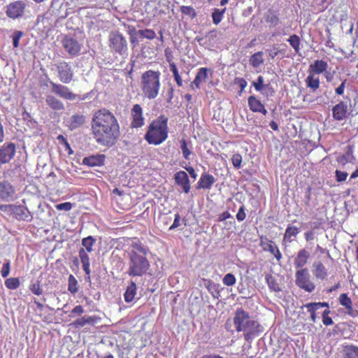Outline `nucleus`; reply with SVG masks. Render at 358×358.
Returning a JSON list of instances; mask_svg holds the SVG:
<instances>
[{"label":"nucleus","mask_w":358,"mask_h":358,"mask_svg":"<svg viewBox=\"0 0 358 358\" xmlns=\"http://www.w3.org/2000/svg\"><path fill=\"white\" fill-rule=\"evenodd\" d=\"M92 132L96 141L105 146L114 145L120 136L117 119L106 109L96 112L92 122Z\"/></svg>","instance_id":"obj_1"},{"label":"nucleus","mask_w":358,"mask_h":358,"mask_svg":"<svg viewBox=\"0 0 358 358\" xmlns=\"http://www.w3.org/2000/svg\"><path fill=\"white\" fill-rule=\"evenodd\" d=\"M234 324L238 332H243L244 338L248 342L263 331V327L259 322L242 308L236 309Z\"/></svg>","instance_id":"obj_2"},{"label":"nucleus","mask_w":358,"mask_h":358,"mask_svg":"<svg viewBox=\"0 0 358 358\" xmlns=\"http://www.w3.org/2000/svg\"><path fill=\"white\" fill-rule=\"evenodd\" d=\"M168 119L164 115L152 121L145 134V138L149 144L159 145L168 137Z\"/></svg>","instance_id":"obj_3"},{"label":"nucleus","mask_w":358,"mask_h":358,"mask_svg":"<svg viewBox=\"0 0 358 358\" xmlns=\"http://www.w3.org/2000/svg\"><path fill=\"white\" fill-rule=\"evenodd\" d=\"M160 87V73L152 70L144 72L141 76L142 92L149 99L156 98Z\"/></svg>","instance_id":"obj_4"},{"label":"nucleus","mask_w":358,"mask_h":358,"mask_svg":"<svg viewBox=\"0 0 358 358\" xmlns=\"http://www.w3.org/2000/svg\"><path fill=\"white\" fill-rule=\"evenodd\" d=\"M126 273L131 277H142L145 275L150 266L147 257L136 254L127 255Z\"/></svg>","instance_id":"obj_5"},{"label":"nucleus","mask_w":358,"mask_h":358,"mask_svg":"<svg viewBox=\"0 0 358 358\" xmlns=\"http://www.w3.org/2000/svg\"><path fill=\"white\" fill-rule=\"evenodd\" d=\"M108 46L113 53L120 55L127 52V41L125 37L118 31H112L108 35Z\"/></svg>","instance_id":"obj_6"},{"label":"nucleus","mask_w":358,"mask_h":358,"mask_svg":"<svg viewBox=\"0 0 358 358\" xmlns=\"http://www.w3.org/2000/svg\"><path fill=\"white\" fill-rule=\"evenodd\" d=\"M295 283L301 289L307 292H312L315 289V285L310 280V275L308 269L301 268L296 271Z\"/></svg>","instance_id":"obj_7"},{"label":"nucleus","mask_w":358,"mask_h":358,"mask_svg":"<svg viewBox=\"0 0 358 358\" xmlns=\"http://www.w3.org/2000/svg\"><path fill=\"white\" fill-rule=\"evenodd\" d=\"M57 76L62 83L69 84L73 78V71L71 65L66 62L62 61L56 65Z\"/></svg>","instance_id":"obj_8"},{"label":"nucleus","mask_w":358,"mask_h":358,"mask_svg":"<svg viewBox=\"0 0 358 358\" xmlns=\"http://www.w3.org/2000/svg\"><path fill=\"white\" fill-rule=\"evenodd\" d=\"M26 6V2L22 0L10 3L7 6L6 11L7 16L12 19H16L22 16Z\"/></svg>","instance_id":"obj_9"},{"label":"nucleus","mask_w":358,"mask_h":358,"mask_svg":"<svg viewBox=\"0 0 358 358\" xmlns=\"http://www.w3.org/2000/svg\"><path fill=\"white\" fill-rule=\"evenodd\" d=\"M50 84L52 87V92L59 97L71 101L76 99V94H73L68 87L62 84L55 83L52 81H50Z\"/></svg>","instance_id":"obj_10"},{"label":"nucleus","mask_w":358,"mask_h":358,"mask_svg":"<svg viewBox=\"0 0 358 358\" xmlns=\"http://www.w3.org/2000/svg\"><path fill=\"white\" fill-rule=\"evenodd\" d=\"M62 45L64 50L71 56H77L81 48L78 41L71 36H65L62 41Z\"/></svg>","instance_id":"obj_11"},{"label":"nucleus","mask_w":358,"mask_h":358,"mask_svg":"<svg viewBox=\"0 0 358 358\" xmlns=\"http://www.w3.org/2000/svg\"><path fill=\"white\" fill-rule=\"evenodd\" d=\"M174 180L176 184L181 187L185 193H189L191 188L190 182L189 177L185 171H180L175 173Z\"/></svg>","instance_id":"obj_12"},{"label":"nucleus","mask_w":358,"mask_h":358,"mask_svg":"<svg viewBox=\"0 0 358 358\" xmlns=\"http://www.w3.org/2000/svg\"><path fill=\"white\" fill-rule=\"evenodd\" d=\"M348 111V104L344 101H340L332 108L333 117L336 120L342 121L346 118Z\"/></svg>","instance_id":"obj_13"},{"label":"nucleus","mask_w":358,"mask_h":358,"mask_svg":"<svg viewBox=\"0 0 358 358\" xmlns=\"http://www.w3.org/2000/svg\"><path fill=\"white\" fill-rule=\"evenodd\" d=\"M132 127L138 128L144 124V117L143 116V109L139 104H135L131 110Z\"/></svg>","instance_id":"obj_14"},{"label":"nucleus","mask_w":358,"mask_h":358,"mask_svg":"<svg viewBox=\"0 0 358 358\" xmlns=\"http://www.w3.org/2000/svg\"><path fill=\"white\" fill-rule=\"evenodd\" d=\"M12 214L18 220L31 221L32 219V215L29 210L23 206H14Z\"/></svg>","instance_id":"obj_15"},{"label":"nucleus","mask_w":358,"mask_h":358,"mask_svg":"<svg viewBox=\"0 0 358 358\" xmlns=\"http://www.w3.org/2000/svg\"><path fill=\"white\" fill-rule=\"evenodd\" d=\"M100 317L95 315H85L76 320L71 324L75 328H80L86 324L94 325L99 322Z\"/></svg>","instance_id":"obj_16"},{"label":"nucleus","mask_w":358,"mask_h":358,"mask_svg":"<svg viewBox=\"0 0 358 358\" xmlns=\"http://www.w3.org/2000/svg\"><path fill=\"white\" fill-rule=\"evenodd\" d=\"M303 307L306 308L308 312L310 313L311 320L315 323L317 318V310L322 308H329V303L327 302L308 303L303 305Z\"/></svg>","instance_id":"obj_17"},{"label":"nucleus","mask_w":358,"mask_h":358,"mask_svg":"<svg viewBox=\"0 0 358 358\" xmlns=\"http://www.w3.org/2000/svg\"><path fill=\"white\" fill-rule=\"evenodd\" d=\"M310 257V254L309 251L306 249L300 250L294 261L295 268L300 269L303 268V267L308 263Z\"/></svg>","instance_id":"obj_18"},{"label":"nucleus","mask_w":358,"mask_h":358,"mask_svg":"<svg viewBox=\"0 0 358 358\" xmlns=\"http://www.w3.org/2000/svg\"><path fill=\"white\" fill-rule=\"evenodd\" d=\"M14 193L15 189L8 182H0V199L8 200L13 196Z\"/></svg>","instance_id":"obj_19"},{"label":"nucleus","mask_w":358,"mask_h":358,"mask_svg":"<svg viewBox=\"0 0 358 358\" xmlns=\"http://www.w3.org/2000/svg\"><path fill=\"white\" fill-rule=\"evenodd\" d=\"M327 68L328 64L327 62L317 59L310 65L309 71L310 73L319 75L326 71Z\"/></svg>","instance_id":"obj_20"},{"label":"nucleus","mask_w":358,"mask_h":358,"mask_svg":"<svg viewBox=\"0 0 358 358\" xmlns=\"http://www.w3.org/2000/svg\"><path fill=\"white\" fill-rule=\"evenodd\" d=\"M105 157L103 155H92L85 157L83 164L89 166H99L103 164Z\"/></svg>","instance_id":"obj_21"},{"label":"nucleus","mask_w":358,"mask_h":358,"mask_svg":"<svg viewBox=\"0 0 358 358\" xmlns=\"http://www.w3.org/2000/svg\"><path fill=\"white\" fill-rule=\"evenodd\" d=\"M45 103L54 110H63L64 109V105L62 101L52 94L46 96Z\"/></svg>","instance_id":"obj_22"},{"label":"nucleus","mask_w":358,"mask_h":358,"mask_svg":"<svg viewBox=\"0 0 358 358\" xmlns=\"http://www.w3.org/2000/svg\"><path fill=\"white\" fill-rule=\"evenodd\" d=\"M78 255H79V257L80 259V261H81V263L83 265V268L85 274L88 276V278H90V257L84 248H80L79 250Z\"/></svg>","instance_id":"obj_23"},{"label":"nucleus","mask_w":358,"mask_h":358,"mask_svg":"<svg viewBox=\"0 0 358 358\" xmlns=\"http://www.w3.org/2000/svg\"><path fill=\"white\" fill-rule=\"evenodd\" d=\"M263 249L265 251L269 252L272 254L276 259L279 262L282 259V255L280 252L278 246L275 243L272 241H268L267 242L263 243Z\"/></svg>","instance_id":"obj_24"},{"label":"nucleus","mask_w":358,"mask_h":358,"mask_svg":"<svg viewBox=\"0 0 358 358\" xmlns=\"http://www.w3.org/2000/svg\"><path fill=\"white\" fill-rule=\"evenodd\" d=\"M215 182V178L212 175L203 173L198 182V186L199 188L209 189Z\"/></svg>","instance_id":"obj_25"},{"label":"nucleus","mask_w":358,"mask_h":358,"mask_svg":"<svg viewBox=\"0 0 358 358\" xmlns=\"http://www.w3.org/2000/svg\"><path fill=\"white\" fill-rule=\"evenodd\" d=\"M210 70L207 68H200L196 75L194 80L192 83V85H195L197 89L200 88L202 83L206 82L208 77V71Z\"/></svg>","instance_id":"obj_26"},{"label":"nucleus","mask_w":358,"mask_h":358,"mask_svg":"<svg viewBox=\"0 0 358 358\" xmlns=\"http://www.w3.org/2000/svg\"><path fill=\"white\" fill-rule=\"evenodd\" d=\"M343 358H358V347L353 344L346 345L342 350Z\"/></svg>","instance_id":"obj_27"},{"label":"nucleus","mask_w":358,"mask_h":358,"mask_svg":"<svg viewBox=\"0 0 358 358\" xmlns=\"http://www.w3.org/2000/svg\"><path fill=\"white\" fill-rule=\"evenodd\" d=\"M306 86L309 87L311 92H315L320 87V79L315 74L310 73L305 80Z\"/></svg>","instance_id":"obj_28"},{"label":"nucleus","mask_w":358,"mask_h":358,"mask_svg":"<svg viewBox=\"0 0 358 358\" xmlns=\"http://www.w3.org/2000/svg\"><path fill=\"white\" fill-rule=\"evenodd\" d=\"M353 149L352 146H348L345 152L337 158L339 164L345 166L348 163H350L354 160Z\"/></svg>","instance_id":"obj_29"},{"label":"nucleus","mask_w":358,"mask_h":358,"mask_svg":"<svg viewBox=\"0 0 358 358\" xmlns=\"http://www.w3.org/2000/svg\"><path fill=\"white\" fill-rule=\"evenodd\" d=\"M149 249L142 243H133L131 249L128 252L127 255L136 254L141 257H147Z\"/></svg>","instance_id":"obj_30"},{"label":"nucleus","mask_w":358,"mask_h":358,"mask_svg":"<svg viewBox=\"0 0 358 358\" xmlns=\"http://www.w3.org/2000/svg\"><path fill=\"white\" fill-rule=\"evenodd\" d=\"M313 266L314 268L313 272L316 278L324 280L327 277V269L322 262H315Z\"/></svg>","instance_id":"obj_31"},{"label":"nucleus","mask_w":358,"mask_h":358,"mask_svg":"<svg viewBox=\"0 0 358 358\" xmlns=\"http://www.w3.org/2000/svg\"><path fill=\"white\" fill-rule=\"evenodd\" d=\"M338 301L341 305L345 307L348 310V314L354 317L353 309H352V301L348 294L343 293L340 295Z\"/></svg>","instance_id":"obj_32"},{"label":"nucleus","mask_w":358,"mask_h":358,"mask_svg":"<svg viewBox=\"0 0 358 358\" xmlns=\"http://www.w3.org/2000/svg\"><path fill=\"white\" fill-rule=\"evenodd\" d=\"M136 283L134 281H131L124 294L126 302L129 303L134 300L136 294Z\"/></svg>","instance_id":"obj_33"},{"label":"nucleus","mask_w":358,"mask_h":358,"mask_svg":"<svg viewBox=\"0 0 358 358\" xmlns=\"http://www.w3.org/2000/svg\"><path fill=\"white\" fill-rule=\"evenodd\" d=\"M85 116L83 115H73L71 117L69 127L71 130L75 129L85 123Z\"/></svg>","instance_id":"obj_34"},{"label":"nucleus","mask_w":358,"mask_h":358,"mask_svg":"<svg viewBox=\"0 0 358 358\" xmlns=\"http://www.w3.org/2000/svg\"><path fill=\"white\" fill-rule=\"evenodd\" d=\"M264 53L262 51L255 52L250 59V64L254 67L257 68L264 62L263 58Z\"/></svg>","instance_id":"obj_35"},{"label":"nucleus","mask_w":358,"mask_h":358,"mask_svg":"<svg viewBox=\"0 0 358 358\" xmlns=\"http://www.w3.org/2000/svg\"><path fill=\"white\" fill-rule=\"evenodd\" d=\"M248 106L250 107V109L255 113H257L259 110H261L262 107L264 106L262 102L259 100H258L255 96H250L248 98Z\"/></svg>","instance_id":"obj_36"},{"label":"nucleus","mask_w":358,"mask_h":358,"mask_svg":"<svg viewBox=\"0 0 358 358\" xmlns=\"http://www.w3.org/2000/svg\"><path fill=\"white\" fill-rule=\"evenodd\" d=\"M95 243L96 239L92 236H89L82 240V245L87 252H92L93 251L92 247Z\"/></svg>","instance_id":"obj_37"},{"label":"nucleus","mask_w":358,"mask_h":358,"mask_svg":"<svg viewBox=\"0 0 358 358\" xmlns=\"http://www.w3.org/2000/svg\"><path fill=\"white\" fill-rule=\"evenodd\" d=\"M299 229L296 227L289 225L286 230L283 238V241H287L288 242H292L290 238L292 236H296L299 233Z\"/></svg>","instance_id":"obj_38"},{"label":"nucleus","mask_w":358,"mask_h":358,"mask_svg":"<svg viewBox=\"0 0 358 358\" xmlns=\"http://www.w3.org/2000/svg\"><path fill=\"white\" fill-rule=\"evenodd\" d=\"M265 280L270 289L274 292H279L280 290L279 285L273 275L266 274L265 275Z\"/></svg>","instance_id":"obj_39"},{"label":"nucleus","mask_w":358,"mask_h":358,"mask_svg":"<svg viewBox=\"0 0 358 358\" xmlns=\"http://www.w3.org/2000/svg\"><path fill=\"white\" fill-rule=\"evenodd\" d=\"M68 290L73 294L78 291V281L72 274L69 276Z\"/></svg>","instance_id":"obj_40"},{"label":"nucleus","mask_w":358,"mask_h":358,"mask_svg":"<svg viewBox=\"0 0 358 358\" xmlns=\"http://www.w3.org/2000/svg\"><path fill=\"white\" fill-rule=\"evenodd\" d=\"M169 66H170V70L173 73L174 80H176L177 85L179 87H181L182 85V80L179 74V72H178L176 65L175 64V63L171 62L169 64Z\"/></svg>","instance_id":"obj_41"},{"label":"nucleus","mask_w":358,"mask_h":358,"mask_svg":"<svg viewBox=\"0 0 358 358\" xmlns=\"http://www.w3.org/2000/svg\"><path fill=\"white\" fill-rule=\"evenodd\" d=\"M287 41L289 43L290 45L294 49L296 52H299L300 50V38L296 34H293L290 36V37L287 39Z\"/></svg>","instance_id":"obj_42"},{"label":"nucleus","mask_w":358,"mask_h":358,"mask_svg":"<svg viewBox=\"0 0 358 358\" xmlns=\"http://www.w3.org/2000/svg\"><path fill=\"white\" fill-rule=\"evenodd\" d=\"M180 149L182 150V155L184 158L187 160L190 159V155H192V151L188 148L187 143L185 139H182L180 141Z\"/></svg>","instance_id":"obj_43"},{"label":"nucleus","mask_w":358,"mask_h":358,"mask_svg":"<svg viewBox=\"0 0 358 358\" xmlns=\"http://www.w3.org/2000/svg\"><path fill=\"white\" fill-rule=\"evenodd\" d=\"M5 285L9 289H15L20 286V280L17 278H10L5 280Z\"/></svg>","instance_id":"obj_44"},{"label":"nucleus","mask_w":358,"mask_h":358,"mask_svg":"<svg viewBox=\"0 0 358 358\" xmlns=\"http://www.w3.org/2000/svg\"><path fill=\"white\" fill-rule=\"evenodd\" d=\"M180 10L182 14L189 16L192 19L196 16V13L192 6H180Z\"/></svg>","instance_id":"obj_45"},{"label":"nucleus","mask_w":358,"mask_h":358,"mask_svg":"<svg viewBox=\"0 0 358 358\" xmlns=\"http://www.w3.org/2000/svg\"><path fill=\"white\" fill-rule=\"evenodd\" d=\"M138 34L143 37L146 38L148 39L152 40L154 39L156 37V34L154 30L146 29H141L138 31Z\"/></svg>","instance_id":"obj_46"},{"label":"nucleus","mask_w":358,"mask_h":358,"mask_svg":"<svg viewBox=\"0 0 358 358\" xmlns=\"http://www.w3.org/2000/svg\"><path fill=\"white\" fill-rule=\"evenodd\" d=\"M252 85L258 92H262L264 88H269L268 85H264V78L262 76H258L257 81L253 82Z\"/></svg>","instance_id":"obj_47"},{"label":"nucleus","mask_w":358,"mask_h":358,"mask_svg":"<svg viewBox=\"0 0 358 358\" xmlns=\"http://www.w3.org/2000/svg\"><path fill=\"white\" fill-rule=\"evenodd\" d=\"M224 10L225 9H224L223 10L220 11L219 9L217 8H215L212 14V17H213V22L214 24H219L222 19V16H223V14L224 13Z\"/></svg>","instance_id":"obj_48"},{"label":"nucleus","mask_w":358,"mask_h":358,"mask_svg":"<svg viewBox=\"0 0 358 358\" xmlns=\"http://www.w3.org/2000/svg\"><path fill=\"white\" fill-rule=\"evenodd\" d=\"M236 278L234 275L231 273L226 274L222 278V282L227 286H232L236 283Z\"/></svg>","instance_id":"obj_49"},{"label":"nucleus","mask_w":358,"mask_h":358,"mask_svg":"<svg viewBox=\"0 0 358 358\" xmlns=\"http://www.w3.org/2000/svg\"><path fill=\"white\" fill-rule=\"evenodd\" d=\"M23 32L21 31H15L13 34V45L14 48L19 47L20 40L23 36Z\"/></svg>","instance_id":"obj_50"},{"label":"nucleus","mask_w":358,"mask_h":358,"mask_svg":"<svg viewBox=\"0 0 358 358\" xmlns=\"http://www.w3.org/2000/svg\"><path fill=\"white\" fill-rule=\"evenodd\" d=\"M85 310L82 306L78 305L75 306L71 312L70 317H75L76 316H80L84 313Z\"/></svg>","instance_id":"obj_51"},{"label":"nucleus","mask_w":358,"mask_h":358,"mask_svg":"<svg viewBox=\"0 0 358 358\" xmlns=\"http://www.w3.org/2000/svg\"><path fill=\"white\" fill-rule=\"evenodd\" d=\"M266 21L268 23H271L273 26H276L279 23L280 20L275 14L270 13L266 16Z\"/></svg>","instance_id":"obj_52"},{"label":"nucleus","mask_w":358,"mask_h":358,"mask_svg":"<svg viewBox=\"0 0 358 358\" xmlns=\"http://www.w3.org/2000/svg\"><path fill=\"white\" fill-rule=\"evenodd\" d=\"M10 271V261L8 260L6 263H4L2 266L1 270V275L3 278H6Z\"/></svg>","instance_id":"obj_53"},{"label":"nucleus","mask_w":358,"mask_h":358,"mask_svg":"<svg viewBox=\"0 0 358 358\" xmlns=\"http://www.w3.org/2000/svg\"><path fill=\"white\" fill-rule=\"evenodd\" d=\"M73 207V205L71 202H64L58 203L56 205L55 208L58 210H64V211H69Z\"/></svg>","instance_id":"obj_54"},{"label":"nucleus","mask_w":358,"mask_h":358,"mask_svg":"<svg viewBox=\"0 0 358 358\" xmlns=\"http://www.w3.org/2000/svg\"><path fill=\"white\" fill-rule=\"evenodd\" d=\"M348 174L345 171H341L339 170H336L335 171L336 179L338 182H343L346 180Z\"/></svg>","instance_id":"obj_55"},{"label":"nucleus","mask_w":358,"mask_h":358,"mask_svg":"<svg viewBox=\"0 0 358 358\" xmlns=\"http://www.w3.org/2000/svg\"><path fill=\"white\" fill-rule=\"evenodd\" d=\"M231 162L234 167L239 169L242 162V157L239 154H235L231 157Z\"/></svg>","instance_id":"obj_56"},{"label":"nucleus","mask_w":358,"mask_h":358,"mask_svg":"<svg viewBox=\"0 0 358 358\" xmlns=\"http://www.w3.org/2000/svg\"><path fill=\"white\" fill-rule=\"evenodd\" d=\"M246 217V214L245 212V206L242 205L236 214V219L238 221L241 222L243 221Z\"/></svg>","instance_id":"obj_57"},{"label":"nucleus","mask_w":358,"mask_h":358,"mask_svg":"<svg viewBox=\"0 0 358 358\" xmlns=\"http://www.w3.org/2000/svg\"><path fill=\"white\" fill-rule=\"evenodd\" d=\"M234 83L236 85H238V86L241 88V92L244 90V89L246 87L247 84H248L247 81L244 78H235Z\"/></svg>","instance_id":"obj_58"},{"label":"nucleus","mask_w":358,"mask_h":358,"mask_svg":"<svg viewBox=\"0 0 358 358\" xmlns=\"http://www.w3.org/2000/svg\"><path fill=\"white\" fill-rule=\"evenodd\" d=\"M30 290L36 295H40L42 294V289L40 287V285L38 282H34L30 285Z\"/></svg>","instance_id":"obj_59"},{"label":"nucleus","mask_w":358,"mask_h":358,"mask_svg":"<svg viewBox=\"0 0 358 358\" xmlns=\"http://www.w3.org/2000/svg\"><path fill=\"white\" fill-rule=\"evenodd\" d=\"M347 83V80L345 79L341 84L335 90V92L338 95H343L344 93V90L345 88V85Z\"/></svg>","instance_id":"obj_60"},{"label":"nucleus","mask_w":358,"mask_h":358,"mask_svg":"<svg viewBox=\"0 0 358 358\" xmlns=\"http://www.w3.org/2000/svg\"><path fill=\"white\" fill-rule=\"evenodd\" d=\"M180 226V216L179 214L175 215V219L172 225L169 227V230L174 229Z\"/></svg>","instance_id":"obj_61"},{"label":"nucleus","mask_w":358,"mask_h":358,"mask_svg":"<svg viewBox=\"0 0 358 358\" xmlns=\"http://www.w3.org/2000/svg\"><path fill=\"white\" fill-rule=\"evenodd\" d=\"M304 236L306 241H313L315 238V232L312 230L308 231L304 234Z\"/></svg>","instance_id":"obj_62"},{"label":"nucleus","mask_w":358,"mask_h":358,"mask_svg":"<svg viewBox=\"0 0 358 358\" xmlns=\"http://www.w3.org/2000/svg\"><path fill=\"white\" fill-rule=\"evenodd\" d=\"M62 10H64V12H62V13H60V12L57 15V17L59 19H64L67 17L68 15V13H67V10L65 8L63 7V5H61L59 6V10L61 11Z\"/></svg>","instance_id":"obj_63"},{"label":"nucleus","mask_w":358,"mask_h":358,"mask_svg":"<svg viewBox=\"0 0 358 358\" xmlns=\"http://www.w3.org/2000/svg\"><path fill=\"white\" fill-rule=\"evenodd\" d=\"M279 53V50L277 47L273 46L271 50H269V56L271 58L273 59Z\"/></svg>","instance_id":"obj_64"}]
</instances>
